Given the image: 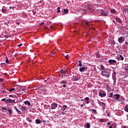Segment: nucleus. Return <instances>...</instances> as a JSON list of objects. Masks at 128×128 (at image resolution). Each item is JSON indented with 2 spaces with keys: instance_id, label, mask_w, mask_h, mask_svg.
Returning <instances> with one entry per match:
<instances>
[{
  "instance_id": "f257e3e1",
  "label": "nucleus",
  "mask_w": 128,
  "mask_h": 128,
  "mask_svg": "<svg viewBox=\"0 0 128 128\" xmlns=\"http://www.w3.org/2000/svg\"><path fill=\"white\" fill-rule=\"evenodd\" d=\"M110 71L108 69H103L101 71V75L105 78H110Z\"/></svg>"
},
{
  "instance_id": "f03ea898",
  "label": "nucleus",
  "mask_w": 128,
  "mask_h": 128,
  "mask_svg": "<svg viewBox=\"0 0 128 128\" xmlns=\"http://www.w3.org/2000/svg\"><path fill=\"white\" fill-rule=\"evenodd\" d=\"M101 14L102 16H108V11H106L102 10H101Z\"/></svg>"
},
{
  "instance_id": "7ed1b4c3",
  "label": "nucleus",
  "mask_w": 128,
  "mask_h": 128,
  "mask_svg": "<svg viewBox=\"0 0 128 128\" xmlns=\"http://www.w3.org/2000/svg\"><path fill=\"white\" fill-rule=\"evenodd\" d=\"M119 44H122L124 42V37L121 36L118 38Z\"/></svg>"
},
{
  "instance_id": "20e7f679",
  "label": "nucleus",
  "mask_w": 128,
  "mask_h": 128,
  "mask_svg": "<svg viewBox=\"0 0 128 128\" xmlns=\"http://www.w3.org/2000/svg\"><path fill=\"white\" fill-rule=\"evenodd\" d=\"M50 108L51 110H56V108H58V104L56 103H52L51 104Z\"/></svg>"
},
{
  "instance_id": "39448f33",
  "label": "nucleus",
  "mask_w": 128,
  "mask_h": 128,
  "mask_svg": "<svg viewBox=\"0 0 128 128\" xmlns=\"http://www.w3.org/2000/svg\"><path fill=\"white\" fill-rule=\"evenodd\" d=\"M108 64H114L116 62V60H110L108 62Z\"/></svg>"
},
{
  "instance_id": "423d86ee",
  "label": "nucleus",
  "mask_w": 128,
  "mask_h": 128,
  "mask_svg": "<svg viewBox=\"0 0 128 128\" xmlns=\"http://www.w3.org/2000/svg\"><path fill=\"white\" fill-rule=\"evenodd\" d=\"M15 100H12L11 99H7L6 101V104H8V102H10V104H12V102H14Z\"/></svg>"
},
{
  "instance_id": "0eeeda50",
  "label": "nucleus",
  "mask_w": 128,
  "mask_h": 128,
  "mask_svg": "<svg viewBox=\"0 0 128 128\" xmlns=\"http://www.w3.org/2000/svg\"><path fill=\"white\" fill-rule=\"evenodd\" d=\"M14 109L15 110H16V112L18 114H22V112L18 109V108H16V106H14Z\"/></svg>"
},
{
  "instance_id": "6e6552de",
  "label": "nucleus",
  "mask_w": 128,
  "mask_h": 128,
  "mask_svg": "<svg viewBox=\"0 0 128 128\" xmlns=\"http://www.w3.org/2000/svg\"><path fill=\"white\" fill-rule=\"evenodd\" d=\"M7 110H8V112H9V114L10 116H12V108H8Z\"/></svg>"
},
{
  "instance_id": "1a4fd4ad",
  "label": "nucleus",
  "mask_w": 128,
  "mask_h": 128,
  "mask_svg": "<svg viewBox=\"0 0 128 128\" xmlns=\"http://www.w3.org/2000/svg\"><path fill=\"white\" fill-rule=\"evenodd\" d=\"M68 108V106L64 105L60 107V110L62 111L66 110Z\"/></svg>"
},
{
  "instance_id": "9d476101",
  "label": "nucleus",
  "mask_w": 128,
  "mask_h": 128,
  "mask_svg": "<svg viewBox=\"0 0 128 128\" xmlns=\"http://www.w3.org/2000/svg\"><path fill=\"white\" fill-rule=\"evenodd\" d=\"M98 96H100L101 98H104V97L106 96V93H102V92H100L98 94Z\"/></svg>"
},
{
  "instance_id": "9b49d317",
  "label": "nucleus",
  "mask_w": 128,
  "mask_h": 128,
  "mask_svg": "<svg viewBox=\"0 0 128 128\" xmlns=\"http://www.w3.org/2000/svg\"><path fill=\"white\" fill-rule=\"evenodd\" d=\"M86 68V66H83V67L80 68L79 69V70L80 72H84V70Z\"/></svg>"
},
{
  "instance_id": "f8f14e48",
  "label": "nucleus",
  "mask_w": 128,
  "mask_h": 128,
  "mask_svg": "<svg viewBox=\"0 0 128 128\" xmlns=\"http://www.w3.org/2000/svg\"><path fill=\"white\" fill-rule=\"evenodd\" d=\"M115 20H116V22H119V24H121L122 22V20H120V18L118 17H116L115 18Z\"/></svg>"
},
{
  "instance_id": "ddd939ff",
  "label": "nucleus",
  "mask_w": 128,
  "mask_h": 128,
  "mask_svg": "<svg viewBox=\"0 0 128 128\" xmlns=\"http://www.w3.org/2000/svg\"><path fill=\"white\" fill-rule=\"evenodd\" d=\"M62 14H68V9H64L62 10Z\"/></svg>"
},
{
  "instance_id": "4468645a",
  "label": "nucleus",
  "mask_w": 128,
  "mask_h": 128,
  "mask_svg": "<svg viewBox=\"0 0 128 128\" xmlns=\"http://www.w3.org/2000/svg\"><path fill=\"white\" fill-rule=\"evenodd\" d=\"M98 104L100 106H102L103 108H104V106H106V104L102 102H98Z\"/></svg>"
},
{
  "instance_id": "2eb2a0df",
  "label": "nucleus",
  "mask_w": 128,
  "mask_h": 128,
  "mask_svg": "<svg viewBox=\"0 0 128 128\" xmlns=\"http://www.w3.org/2000/svg\"><path fill=\"white\" fill-rule=\"evenodd\" d=\"M90 100V98L88 97H86L84 98V100H86V103L87 104H90V101L88 100Z\"/></svg>"
},
{
  "instance_id": "dca6fc26",
  "label": "nucleus",
  "mask_w": 128,
  "mask_h": 128,
  "mask_svg": "<svg viewBox=\"0 0 128 128\" xmlns=\"http://www.w3.org/2000/svg\"><path fill=\"white\" fill-rule=\"evenodd\" d=\"M61 84H66V80H64L60 82Z\"/></svg>"
},
{
  "instance_id": "f3484780",
  "label": "nucleus",
  "mask_w": 128,
  "mask_h": 128,
  "mask_svg": "<svg viewBox=\"0 0 128 128\" xmlns=\"http://www.w3.org/2000/svg\"><path fill=\"white\" fill-rule=\"evenodd\" d=\"M24 104L26 105H28V106H30V102H28V101H25L24 102Z\"/></svg>"
},
{
  "instance_id": "a211bd4d",
  "label": "nucleus",
  "mask_w": 128,
  "mask_h": 128,
  "mask_svg": "<svg viewBox=\"0 0 128 128\" xmlns=\"http://www.w3.org/2000/svg\"><path fill=\"white\" fill-rule=\"evenodd\" d=\"M2 110L3 112H4V110H5L6 112V110H8V108H6L4 107H2Z\"/></svg>"
},
{
  "instance_id": "6ab92c4d",
  "label": "nucleus",
  "mask_w": 128,
  "mask_h": 128,
  "mask_svg": "<svg viewBox=\"0 0 128 128\" xmlns=\"http://www.w3.org/2000/svg\"><path fill=\"white\" fill-rule=\"evenodd\" d=\"M35 122L36 124H40V119H36Z\"/></svg>"
},
{
  "instance_id": "aec40b11",
  "label": "nucleus",
  "mask_w": 128,
  "mask_h": 128,
  "mask_svg": "<svg viewBox=\"0 0 128 128\" xmlns=\"http://www.w3.org/2000/svg\"><path fill=\"white\" fill-rule=\"evenodd\" d=\"M74 80L75 82H78V76H76Z\"/></svg>"
},
{
  "instance_id": "412c9836",
  "label": "nucleus",
  "mask_w": 128,
  "mask_h": 128,
  "mask_svg": "<svg viewBox=\"0 0 128 128\" xmlns=\"http://www.w3.org/2000/svg\"><path fill=\"white\" fill-rule=\"evenodd\" d=\"M21 110L24 112V110H27L26 108V106H21Z\"/></svg>"
},
{
  "instance_id": "4be33fe9",
  "label": "nucleus",
  "mask_w": 128,
  "mask_h": 128,
  "mask_svg": "<svg viewBox=\"0 0 128 128\" xmlns=\"http://www.w3.org/2000/svg\"><path fill=\"white\" fill-rule=\"evenodd\" d=\"M119 60H124V58L122 56V55H120L118 57Z\"/></svg>"
},
{
  "instance_id": "5701e85b",
  "label": "nucleus",
  "mask_w": 128,
  "mask_h": 128,
  "mask_svg": "<svg viewBox=\"0 0 128 128\" xmlns=\"http://www.w3.org/2000/svg\"><path fill=\"white\" fill-rule=\"evenodd\" d=\"M124 110L125 112H128V106H126L124 108Z\"/></svg>"
},
{
  "instance_id": "b1692460",
  "label": "nucleus",
  "mask_w": 128,
  "mask_h": 128,
  "mask_svg": "<svg viewBox=\"0 0 128 128\" xmlns=\"http://www.w3.org/2000/svg\"><path fill=\"white\" fill-rule=\"evenodd\" d=\"M16 89L14 88H12L10 90H8V92H14V90Z\"/></svg>"
},
{
  "instance_id": "393cba45",
  "label": "nucleus",
  "mask_w": 128,
  "mask_h": 128,
  "mask_svg": "<svg viewBox=\"0 0 128 128\" xmlns=\"http://www.w3.org/2000/svg\"><path fill=\"white\" fill-rule=\"evenodd\" d=\"M86 128H90V123H87L86 124Z\"/></svg>"
},
{
  "instance_id": "a878e982",
  "label": "nucleus",
  "mask_w": 128,
  "mask_h": 128,
  "mask_svg": "<svg viewBox=\"0 0 128 128\" xmlns=\"http://www.w3.org/2000/svg\"><path fill=\"white\" fill-rule=\"evenodd\" d=\"M60 72H61L62 74H66V70H61Z\"/></svg>"
},
{
  "instance_id": "bb28decb",
  "label": "nucleus",
  "mask_w": 128,
  "mask_h": 128,
  "mask_svg": "<svg viewBox=\"0 0 128 128\" xmlns=\"http://www.w3.org/2000/svg\"><path fill=\"white\" fill-rule=\"evenodd\" d=\"M115 96H116V100H118V98H120V94H116Z\"/></svg>"
},
{
  "instance_id": "cd10ccee",
  "label": "nucleus",
  "mask_w": 128,
  "mask_h": 128,
  "mask_svg": "<svg viewBox=\"0 0 128 128\" xmlns=\"http://www.w3.org/2000/svg\"><path fill=\"white\" fill-rule=\"evenodd\" d=\"M110 12H112V14H116V10H112Z\"/></svg>"
},
{
  "instance_id": "c85d7f7f",
  "label": "nucleus",
  "mask_w": 128,
  "mask_h": 128,
  "mask_svg": "<svg viewBox=\"0 0 128 128\" xmlns=\"http://www.w3.org/2000/svg\"><path fill=\"white\" fill-rule=\"evenodd\" d=\"M87 6H88V10H90L91 8H92V6H90V4H88Z\"/></svg>"
},
{
  "instance_id": "c756f323",
  "label": "nucleus",
  "mask_w": 128,
  "mask_h": 128,
  "mask_svg": "<svg viewBox=\"0 0 128 128\" xmlns=\"http://www.w3.org/2000/svg\"><path fill=\"white\" fill-rule=\"evenodd\" d=\"M91 112H93L94 114L96 113V110L94 109L91 110Z\"/></svg>"
},
{
  "instance_id": "7c9ffc66",
  "label": "nucleus",
  "mask_w": 128,
  "mask_h": 128,
  "mask_svg": "<svg viewBox=\"0 0 128 128\" xmlns=\"http://www.w3.org/2000/svg\"><path fill=\"white\" fill-rule=\"evenodd\" d=\"M90 22L88 21V20L86 21V26H90Z\"/></svg>"
},
{
  "instance_id": "2f4dec72",
  "label": "nucleus",
  "mask_w": 128,
  "mask_h": 128,
  "mask_svg": "<svg viewBox=\"0 0 128 128\" xmlns=\"http://www.w3.org/2000/svg\"><path fill=\"white\" fill-rule=\"evenodd\" d=\"M96 58H100V54L99 53H96Z\"/></svg>"
},
{
  "instance_id": "473e14b6",
  "label": "nucleus",
  "mask_w": 128,
  "mask_h": 128,
  "mask_svg": "<svg viewBox=\"0 0 128 128\" xmlns=\"http://www.w3.org/2000/svg\"><path fill=\"white\" fill-rule=\"evenodd\" d=\"M112 94H114V93L110 92V94L109 98H112Z\"/></svg>"
},
{
  "instance_id": "72a5a7b5",
  "label": "nucleus",
  "mask_w": 128,
  "mask_h": 128,
  "mask_svg": "<svg viewBox=\"0 0 128 128\" xmlns=\"http://www.w3.org/2000/svg\"><path fill=\"white\" fill-rule=\"evenodd\" d=\"M6 64H10V62L8 61V58H6Z\"/></svg>"
},
{
  "instance_id": "f704fd0d",
  "label": "nucleus",
  "mask_w": 128,
  "mask_h": 128,
  "mask_svg": "<svg viewBox=\"0 0 128 128\" xmlns=\"http://www.w3.org/2000/svg\"><path fill=\"white\" fill-rule=\"evenodd\" d=\"M2 12H3L4 14V12H6V10L4 9V8H2Z\"/></svg>"
},
{
  "instance_id": "c9c22d12",
  "label": "nucleus",
  "mask_w": 128,
  "mask_h": 128,
  "mask_svg": "<svg viewBox=\"0 0 128 128\" xmlns=\"http://www.w3.org/2000/svg\"><path fill=\"white\" fill-rule=\"evenodd\" d=\"M57 10H58V12H60V7H58V8H57Z\"/></svg>"
},
{
  "instance_id": "e433bc0d",
  "label": "nucleus",
  "mask_w": 128,
  "mask_h": 128,
  "mask_svg": "<svg viewBox=\"0 0 128 128\" xmlns=\"http://www.w3.org/2000/svg\"><path fill=\"white\" fill-rule=\"evenodd\" d=\"M26 120L29 122H32V120L30 119L29 118H28Z\"/></svg>"
},
{
  "instance_id": "4c0bfd02",
  "label": "nucleus",
  "mask_w": 128,
  "mask_h": 128,
  "mask_svg": "<svg viewBox=\"0 0 128 128\" xmlns=\"http://www.w3.org/2000/svg\"><path fill=\"white\" fill-rule=\"evenodd\" d=\"M82 63H79V64H78V66L82 67Z\"/></svg>"
},
{
  "instance_id": "58836bf2",
  "label": "nucleus",
  "mask_w": 128,
  "mask_h": 128,
  "mask_svg": "<svg viewBox=\"0 0 128 128\" xmlns=\"http://www.w3.org/2000/svg\"><path fill=\"white\" fill-rule=\"evenodd\" d=\"M101 70H106V69H105L104 67L103 66H102L101 67Z\"/></svg>"
},
{
  "instance_id": "ea45409f",
  "label": "nucleus",
  "mask_w": 128,
  "mask_h": 128,
  "mask_svg": "<svg viewBox=\"0 0 128 128\" xmlns=\"http://www.w3.org/2000/svg\"><path fill=\"white\" fill-rule=\"evenodd\" d=\"M100 122H104V119H100Z\"/></svg>"
},
{
  "instance_id": "a19ab883",
  "label": "nucleus",
  "mask_w": 128,
  "mask_h": 128,
  "mask_svg": "<svg viewBox=\"0 0 128 128\" xmlns=\"http://www.w3.org/2000/svg\"><path fill=\"white\" fill-rule=\"evenodd\" d=\"M2 92L3 94H6V90H2Z\"/></svg>"
},
{
  "instance_id": "79ce46f5",
  "label": "nucleus",
  "mask_w": 128,
  "mask_h": 128,
  "mask_svg": "<svg viewBox=\"0 0 128 128\" xmlns=\"http://www.w3.org/2000/svg\"><path fill=\"white\" fill-rule=\"evenodd\" d=\"M65 58H68V54H67L66 56H65Z\"/></svg>"
},
{
  "instance_id": "37998d69",
  "label": "nucleus",
  "mask_w": 128,
  "mask_h": 128,
  "mask_svg": "<svg viewBox=\"0 0 128 128\" xmlns=\"http://www.w3.org/2000/svg\"><path fill=\"white\" fill-rule=\"evenodd\" d=\"M22 46V44H18V46Z\"/></svg>"
},
{
  "instance_id": "c03bdc74",
  "label": "nucleus",
  "mask_w": 128,
  "mask_h": 128,
  "mask_svg": "<svg viewBox=\"0 0 128 128\" xmlns=\"http://www.w3.org/2000/svg\"><path fill=\"white\" fill-rule=\"evenodd\" d=\"M2 102H4V101H6V98H3V99H2Z\"/></svg>"
},
{
  "instance_id": "a18cd8bd",
  "label": "nucleus",
  "mask_w": 128,
  "mask_h": 128,
  "mask_svg": "<svg viewBox=\"0 0 128 128\" xmlns=\"http://www.w3.org/2000/svg\"><path fill=\"white\" fill-rule=\"evenodd\" d=\"M0 82H4V80L2 79H0Z\"/></svg>"
},
{
  "instance_id": "49530a36",
  "label": "nucleus",
  "mask_w": 128,
  "mask_h": 128,
  "mask_svg": "<svg viewBox=\"0 0 128 128\" xmlns=\"http://www.w3.org/2000/svg\"><path fill=\"white\" fill-rule=\"evenodd\" d=\"M125 44H126V46H128V42H126Z\"/></svg>"
},
{
  "instance_id": "de8ad7c7",
  "label": "nucleus",
  "mask_w": 128,
  "mask_h": 128,
  "mask_svg": "<svg viewBox=\"0 0 128 128\" xmlns=\"http://www.w3.org/2000/svg\"><path fill=\"white\" fill-rule=\"evenodd\" d=\"M20 90V88H19L18 90H16V91L18 92V90Z\"/></svg>"
},
{
  "instance_id": "09e8293b",
  "label": "nucleus",
  "mask_w": 128,
  "mask_h": 128,
  "mask_svg": "<svg viewBox=\"0 0 128 128\" xmlns=\"http://www.w3.org/2000/svg\"><path fill=\"white\" fill-rule=\"evenodd\" d=\"M66 84H64V85H63V88H66Z\"/></svg>"
},
{
  "instance_id": "8fccbe9b",
  "label": "nucleus",
  "mask_w": 128,
  "mask_h": 128,
  "mask_svg": "<svg viewBox=\"0 0 128 128\" xmlns=\"http://www.w3.org/2000/svg\"><path fill=\"white\" fill-rule=\"evenodd\" d=\"M44 24V22H42V23H41V24H40V26H42V24Z\"/></svg>"
},
{
  "instance_id": "3c124183",
  "label": "nucleus",
  "mask_w": 128,
  "mask_h": 128,
  "mask_svg": "<svg viewBox=\"0 0 128 128\" xmlns=\"http://www.w3.org/2000/svg\"><path fill=\"white\" fill-rule=\"evenodd\" d=\"M9 96H10V98H12V96H12V95H10Z\"/></svg>"
},
{
  "instance_id": "603ef678",
  "label": "nucleus",
  "mask_w": 128,
  "mask_h": 128,
  "mask_svg": "<svg viewBox=\"0 0 128 128\" xmlns=\"http://www.w3.org/2000/svg\"><path fill=\"white\" fill-rule=\"evenodd\" d=\"M78 62H80V64H82V61H81L80 60L78 61Z\"/></svg>"
},
{
  "instance_id": "864d4df0",
  "label": "nucleus",
  "mask_w": 128,
  "mask_h": 128,
  "mask_svg": "<svg viewBox=\"0 0 128 128\" xmlns=\"http://www.w3.org/2000/svg\"><path fill=\"white\" fill-rule=\"evenodd\" d=\"M108 116H110V114H108Z\"/></svg>"
},
{
  "instance_id": "5fc2aeb1",
  "label": "nucleus",
  "mask_w": 128,
  "mask_h": 128,
  "mask_svg": "<svg viewBox=\"0 0 128 128\" xmlns=\"http://www.w3.org/2000/svg\"><path fill=\"white\" fill-rule=\"evenodd\" d=\"M110 122H108V123H107V124H110Z\"/></svg>"
},
{
  "instance_id": "6e6d98bb",
  "label": "nucleus",
  "mask_w": 128,
  "mask_h": 128,
  "mask_svg": "<svg viewBox=\"0 0 128 128\" xmlns=\"http://www.w3.org/2000/svg\"><path fill=\"white\" fill-rule=\"evenodd\" d=\"M112 22H116V20H112Z\"/></svg>"
},
{
  "instance_id": "4d7b16f0",
  "label": "nucleus",
  "mask_w": 128,
  "mask_h": 128,
  "mask_svg": "<svg viewBox=\"0 0 128 128\" xmlns=\"http://www.w3.org/2000/svg\"><path fill=\"white\" fill-rule=\"evenodd\" d=\"M109 128H112V126H109Z\"/></svg>"
},
{
  "instance_id": "13d9d810",
  "label": "nucleus",
  "mask_w": 128,
  "mask_h": 128,
  "mask_svg": "<svg viewBox=\"0 0 128 128\" xmlns=\"http://www.w3.org/2000/svg\"><path fill=\"white\" fill-rule=\"evenodd\" d=\"M82 102H84V100L82 99L81 100Z\"/></svg>"
},
{
  "instance_id": "bf43d9fd",
  "label": "nucleus",
  "mask_w": 128,
  "mask_h": 128,
  "mask_svg": "<svg viewBox=\"0 0 128 128\" xmlns=\"http://www.w3.org/2000/svg\"><path fill=\"white\" fill-rule=\"evenodd\" d=\"M80 106H84V104H81Z\"/></svg>"
},
{
  "instance_id": "052dcab7",
  "label": "nucleus",
  "mask_w": 128,
  "mask_h": 128,
  "mask_svg": "<svg viewBox=\"0 0 128 128\" xmlns=\"http://www.w3.org/2000/svg\"><path fill=\"white\" fill-rule=\"evenodd\" d=\"M17 24H20V22H16Z\"/></svg>"
},
{
  "instance_id": "680f3d73",
  "label": "nucleus",
  "mask_w": 128,
  "mask_h": 128,
  "mask_svg": "<svg viewBox=\"0 0 128 128\" xmlns=\"http://www.w3.org/2000/svg\"><path fill=\"white\" fill-rule=\"evenodd\" d=\"M82 66H84V64H82Z\"/></svg>"
},
{
  "instance_id": "e2e57ef3",
  "label": "nucleus",
  "mask_w": 128,
  "mask_h": 128,
  "mask_svg": "<svg viewBox=\"0 0 128 128\" xmlns=\"http://www.w3.org/2000/svg\"><path fill=\"white\" fill-rule=\"evenodd\" d=\"M44 82H46V80H44Z\"/></svg>"
},
{
  "instance_id": "0e129e2a",
  "label": "nucleus",
  "mask_w": 128,
  "mask_h": 128,
  "mask_svg": "<svg viewBox=\"0 0 128 128\" xmlns=\"http://www.w3.org/2000/svg\"><path fill=\"white\" fill-rule=\"evenodd\" d=\"M10 8L12 9V7H11V6H10Z\"/></svg>"
},
{
  "instance_id": "69168bd1",
  "label": "nucleus",
  "mask_w": 128,
  "mask_h": 128,
  "mask_svg": "<svg viewBox=\"0 0 128 128\" xmlns=\"http://www.w3.org/2000/svg\"><path fill=\"white\" fill-rule=\"evenodd\" d=\"M22 90H24V89H22Z\"/></svg>"
},
{
  "instance_id": "338daca9",
  "label": "nucleus",
  "mask_w": 128,
  "mask_h": 128,
  "mask_svg": "<svg viewBox=\"0 0 128 128\" xmlns=\"http://www.w3.org/2000/svg\"><path fill=\"white\" fill-rule=\"evenodd\" d=\"M114 44H116V42H114Z\"/></svg>"
},
{
  "instance_id": "774afa93",
  "label": "nucleus",
  "mask_w": 128,
  "mask_h": 128,
  "mask_svg": "<svg viewBox=\"0 0 128 128\" xmlns=\"http://www.w3.org/2000/svg\"><path fill=\"white\" fill-rule=\"evenodd\" d=\"M114 74H116V72H114Z\"/></svg>"
}]
</instances>
